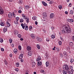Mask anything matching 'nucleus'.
Instances as JSON below:
<instances>
[{
	"label": "nucleus",
	"mask_w": 74,
	"mask_h": 74,
	"mask_svg": "<svg viewBox=\"0 0 74 74\" xmlns=\"http://www.w3.org/2000/svg\"><path fill=\"white\" fill-rule=\"evenodd\" d=\"M23 54H21L19 56V58L20 59H21L23 58Z\"/></svg>",
	"instance_id": "obj_14"
},
{
	"label": "nucleus",
	"mask_w": 74,
	"mask_h": 74,
	"mask_svg": "<svg viewBox=\"0 0 74 74\" xmlns=\"http://www.w3.org/2000/svg\"><path fill=\"white\" fill-rule=\"evenodd\" d=\"M34 74H37V73L36 72H34Z\"/></svg>",
	"instance_id": "obj_64"
},
{
	"label": "nucleus",
	"mask_w": 74,
	"mask_h": 74,
	"mask_svg": "<svg viewBox=\"0 0 74 74\" xmlns=\"http://www.w3.org/2000/svg\"><path fill=\"white\" fill-rule=\"evenodd\" d=\"M55 17V15H54V14L51 13L50 15V19H52V18H53Z\"/></svg>",
	"instance_id": "obj_9"
},
{
	"label": "nucleus",
	"mask_w": 74,
	"mask_h": 74,
	"mask_svg": "<svg viewBox=\"0 0 74 74\" xmlns=\"http://www.w3.org/2000/svg\"><path fill=\"white\" fill-rule=\"evenodd\" d=\"M1 51H2V52H3V51H4V49L3 48H1Z\"/></svg>",
	"instance_id": "obj_51"
},
{
	"label": "nucleus",
	"mask_w": 74,
	"mask_h": 74,
	"mask_svg": "<svg viewBox=\"0 0 74 74\" xmlns=\"http://www.w3.org/2000/svg\"><path fill=\"white\" fill-rule=\"evenodd\" d=\"M14 23L15 24H16V25H18V21H14Z\"/></svg>",
	"instance_id": "obj_29"
},
{
	"label": "nucleus",
	"mask_w": 74,
	"mask_h": 74,
	"mask_svg": "<svg viewBox=\"0 0 74 74\" xmlns=\"http://www.w3.org/2000/svg\"><path fill=\"white\" fill-rule=\"evenodd\" d=\"M6 24L7 25V27H10L11 26V24L9 23L8 22Z\"/></svg>",
	"instance_id": "obj_18"
},
{
	"label": "nucleus",
	"mask_w": 74,
	"mask_h": 74,
	"mask_svg": "<svg viewBox=\"0 0 74 74\" xmlns=\"http://www.w3.org/2000/svg\"><path fill=\"white\" fill-rule=\"evenodd\" d=\"M41 60V57H40V56L39 55L38 56L37 58L36 59V61L37 62H38L39 61H40V60Z\"/></svg>",
	"instance_id": "obj_7"
},
{
	"label": "nucleus",
	"mask_w": 74,
	"mask_h": 74,
	"mask_svg": "<svg viewBox=\"0 0 74 74\" xmlns=\"http://www.w3.org/2000/svg\"><path fill=\"white\" fill-rule=\"evenodd\" d=\"M42 3L43 5L44 6H47V5H47V3L45 2L44 1H42Z\"/></svg>",
	"instance_id": "obj_13"
},
{
	"label": "nucleus",
	"mask_w": 74,
	"mask_h": 74,
	"mask_svg": "<svg viewBox=\"0 0 74 74\" xmlns=\"http://www.w3.org/2000/svg\"><path fill=\"white\" fill-rule=\"evenodd\" d=\"M37 64L38 66H40L42 65V62H38Z\"/></svg>",
	"instance_id": "obj_15"
},
{
	"label": "nucleus",
	"mask_w": 74,
	"mask_h": 74,
	"mask_svg": "<svg viewBox=\"0 0 74 74\" xmlns=\"http://www.w3.org/2000/svg\"><path fill=\"white\" fill-rule=\"evenodd\" d=\"M0 25L1 26H4L5 25V23L3 22H1L0 23Z\"/></svg>",
	"instance_id": "obj_17"
},
{
	"label": "nucleus",
	"mask_w": 74,
	"mask_h": 74,
	"mask_svg": "<svg viewBox=\"0 0 74 74\" xmlns=\"http://www.w3.org/2000/svg\"><path fill=\"white\" fill-rule=\"evenodd\" d=\"M25 30H28V26H25Z\"/></svg>",
	"instance_id": "obj_42"
},
{
	"label": "nucleus",
	"mask_w": 74,
	"mask_h": 74,
	"mask_svg": "<svg viewBox=\"0 0 74 74\" xmlns=\"http://www.w3.org/2000/svg\"><path fill=\"white\" fill-rule=\"evenodd\" d=\"M36 18H37V17L35 16H34L32 17V19L34 20H36Z\"/></svg>",
	"instance_id": "obj_36"
},
{
	"label": "nucleus",
	"mask_w": 74,
	"mask_h": 74,
	"mask_svg": "<svg viewBox=\"0 0 74 74\" xmlns=\"http://www.w3.org/2000/svg\"><path fill=\"white\" fill-rule=\"evenodd\" d=\"M43 16L44 19H46L47 18V14L46 12H44L43 14Z\"/></svg>",
	"instance_id": "obj_3"
},
{
	"label": "nucleus",
	"mask_w": 74,
	"mask_h": 74,
	"mask_svg": "<svg viewBox=\"0 0 74 74\" xmlns=\"http://www.w3.org/2000/svg\"><path fill=\"white\" fill-rule=\"evenodd\" d=\"M52 3H53V2L52 1H50L49 3L50 4H52Z\"/></svg>",
	"instance_id": "obj_60"
},
{
	"label": "nucleus",
	"mask_w": 74,
	"mask_h": 74,
	"mask_svg": "<svg viewBox=\"0 0 74 74\" xmlns=\"http://www.w3.org/2000/svg\"><path fill=\"white\" fill-rule=\"evenodd\" d=\"M12 15L13 16V17H14L15 18V17L16 15H15V14L14 13V12H13L12 13Z\"/></svg>",
	"instance_id": "obj_34"
},
{
	"label": "nucleus",
	"mask_w": 74,
	"mask_h": 74,
	"mask_svg": "<svg viewBox=\"0 0 74 74\" xmlns=\"http://www.w3.org/2000/svg\"><path fill=\"white\" fill-rule=\"evenodd\" d=\"M21 26L22 27L23 29H25V26H27V25H26V24L24 23L23 24V23H21Z\"/></svg>",
	"instance_id": "obj_4"
},
{
	"label": "nucleus",
	"mask_w": 74,
	"mask_h": 74,
	"mask_svg": "<svg viewBox=\"0 0 74 74\" xmlns=\"http://www.w3.org/2000/svg\"><path fill=\"white\" fill-rule=\"evenodd\" d=\"M24 21V20L23 19V18H21L20 20V22L21 23H22V22H23Z\"/></svg>",
	"instance_id": "obj_32"
},
{
	"label": "nucleus",
	"mask_w": 74,
	"mask_h": 74,
	"mask_svg": "<svg viewBox=\"0 0 74 74\" xmlns=\"http://www.w3.org/2000/svg\"><path fill=\"white\" fill-rule=\"evenodd\" d=\"M63 54L64 55V56L67 57V53L66 51H64L63 52Z\"/></svg>",
	"instance_id": "obj_19"
},
{
	"label": "nucleus",
	"mask_w": 74,
	"mask_h": 74,
	"mask_svg": "<svg viewBox=\"0 0 74 74\" xmlns=\"http://www.w3.org/2000/svg\"><path fill=\"white\" fill-rule=\"evenodd\" d=\"M38 40L39 42H41L42 41V40L40 38H38Z\"/></svg>",
	"instance_id": "obj_27"
},
{
	"label": "nucleus",
	"mask_w": 74,
	"mask_h": 74,
	"mask_svg": "<svg viewBox=\"0 0 74 74\" xmlns=\"http://www.w3.org/2000/svg\"><path fill=\"white\" fill-rule=\"evenodd\" d=\"M5 64L6 65H7L8 64V62H7V61H6V60H5Z\"/></svg>",
	"instance_id": "obj_52"
},
{
	"label": "nucleus",
	"mask_w": 74,
	"mask_h": 74,
	"mask_svg": "<svg viewBox=\"0 0 74 74\" xmlns=\"http://www.w3.org/2000/svg\"><path fill=\"white\" fill-rule=\"evenodd\" d=\"M21 62H23V60L22 59H21Z\"/></svg>",
	"instance_id": "obj_63"
},
{
	"label": "nucleus",
	"mask_w": 74,
	"mask_h": 74,
	"mask_svg": "<svg viewBox=\"0 0 74 74\" xmlns=\"http://www.w3.org/2000/svg\"><path fill=\"white\" fill-rule=\"evenodd\" d=\"M18 37H19V38H21L22 37V36H21V35L18 34Z\"/></svg>",
	"instance_id": "obj_47"
},
{
	"label": "nucleus",
	"mask_w": 74,
	"mask_h": 74,
	"mask_svg": "<svg viewBox=\"0 0 74 74\" xmlns=\"http://www.w3.org/2000/svg\"><path fill=\"white\" fill-rule=\"evenodd\" d=\"M25 19L26 22L27 23H29V18L27 17Z\"/></svg>",
	"instance_id": "obj_25"
},
{
	"label": "nucleus",
	"mask_w": 74,
	"mask_h": 74,
	"mask_svg": "<svg viewBox=\"0 0 74 74\" xmlns=\"http://www.w3.org/2000/svg\"><path fill=\"white\" fill-rule=\"evenodd\" d=\"M46 41H47L48 42L49 41V40L48 38H47L46 39Z\"/></svg>",
	"instance_id": "obj_55"
},
{
	"label": "nucleus",
	"mask_w": 74,
	"mask_h": 74,
	"mask_svg": "<svg viewBox=\"0 0 74 74\" xmlns=\"http://www.w3.org/2000/svg\"><path fill=\"white\" fill-rule=\"evenodd\" d=\"M73 45H74V44L72 42H69V45L71 47H73Z\"/></svg>",
	"instance_id": "obj_16"
},
{
	"label": "nucleus",
	"mask_w": 74,
	"mask_h": 74,
	"mask_svg": "<svg viewBox=\"0 0 74 74\" xmlns=\"http://www.w3.org/2000/svg\"><path fill=\"white\" fill-rule=\"evenodd\" d=\"M74 62V60H73V59L71 58L70 60V62H71V63H73Z\"/></svg>",
	"instance_id": "obj_31"
},
{
	"label": "nucleus",
	"mask_w": 74,
	"mask_h": 74,
	"mask_svg": "<svg viewBox=\"0 0 74 74\" xmlns=\"http://www.w3.org/2000/svg\"><path fill=\"white\" fill-rule=\"evenodd\" d=\"M51 38H53V39L55 38V36L54 35H52L51 36Z\"/></svg>",
	"instance_id": "obj_41"
},
{
	"label": "nucleus",
	"mask_w": 74,
	"mask_h": 74,
	"mask_svg": "<svg viewBox=\"0 0 74 74\" xmlns=\"http://www.w3.org/2000/svg\"><path fill=\"white\" fill-rule=\"evenodd\" d=\"M63 29L62 30V33H70L71 32L70 27L69 25H66L63 27Z\"/></svg>",
	"instance_id": "obj_1"
},
{
	"label": "nucleus",
	"mask_w": 74,
	"mask_h": 74,
	"mask_svg": "<svg viewBox=\"0 0 74 74\" xmlns=\"http://www.w3.org/2000/svg\"><path fill=\"white\" fill-rule=\"evenodd\" d=\"M70 69H71V70H73V66H70Z\"/></svg>",
	"instance_id": "obj_56"
},
{
	"label": "nucleus",
	"mask_w": 74,
	"mask_h": 74,
	"mask_svg": "<svg viewBox=\"0 0 74 74\" xmlns=\"http://www.w3.org/2000/svg\"><path fill=\"white\" fill-rule=\"evenodd\" d=\"M18 50H17V49H15L14 50V52L15 53H17V52Z\"/></svg>",
	"instance_id": "obj_24"
},
{
	"label": "nucleus",
	"mask_w": 74,
	"mask_h": 74,
	"mask_svg": "<svg viewBox=\"0 0 74 74\" xmlns=\"http://www.w3.org/2000/svg\"><path fill=\"white\" fill-rule=\"evenodd\" d=\"M9 41L10 43H12V39H9Z\"/></svg>",
	"instance_id": "obj_43"
},
{
	"label": "nucleus",
	"mask_w": 74,
	"mask_h": 74,
	"mask_svg": "<svg viewBox=\"0 0 74 74\" xmlns=\"http://www.w3.org/2000/svg\"><path fill=\"white\" fill-rule=\"evenodd\" d=\"M56 50L58 51V52H59L60 51V49L58 48H56Z\"/></svg>",
	"instance_id": "obj_39"
},
{
	"label": "nucleus",
	"mask_w": 74,
	"mask_h": 74,
	"mask_svg": "<svg viewBox=\"0 0 74 74\" xmlns=\"http://www.w3.org/2000/svg\"><path fill=\"white\" fill-rule=\"evenodd\" d=\"M65 14H68V12H67V11H66L65 12Z\"/></svg>",
	"instance_id": "obj_61"
},
{
	"label": "nucleus",
	"mask_w": 74,
	"mask_h": 74,
	"mask_svg": "<svg viewBox=\"0 0 74 74\" xmlns=\"http://www.w3.org/2000/svg\"><path fill=\"white\" fill-rule=\"evenodd\" d=\"M8 16L9 18L10 19H11L12 18V13H11V12H9V13Z\"/></svg>",
	"instance_id": "obj_5"
},
{
	"label": "nucleus",
	"mask_w": 74,
	"mask_h": 74,
	"mask_svg": "<svg viewBox=\"0 0 74 74\" xmlns=\"http://www.w3.org/2000/svg\"><path fill=\"white\" fill-rule=\"evenodd\" d=\"M18 4H22V3H23V1L21 0H20L18 2Z\"/></svg>",
	"instance_id": "obj_21"
},
{
	"label": "nucleus",
	"mask_w": 74,
	"mask_h": 74,
	"mask_svg": "<svg viewBox=\"0 0 74 74\" xmlns=\"http://www.w3.org/2000/svg\"><path fill=\"white\" fill-rule=\"evenodd\" d=\"M45 71H44V70H42V73H43L44 74H45Z\"/></svg>",
	"instance_id": "obj_50"
},
{
	"label": "nucleus",
	"mask_w": 74,
	"mask_h": 74,
	"mask_svg": "<svg viewBox=\"0 0 74 74\" xmlns=\"http://www.w3.org/2000/svg\"><path fill=\"white\" fill-rule=\"evenodd\" d=\"M31 36L33 39L35 38V36L34 34H32L31 35Z\"/></svg>",
	"instance_id": "obj_22"
},
{
	"label": "nucleus",
	"mask_w": 74,
	"mask_h": 74,
	"mask_svg": "<svg viewBox=\"0 0 74 74\" xmlns=\"http://www.w3.org/2000/svg\"><path fill=\"white\" fill-rule=\"evenodd\" d=\"M30 7L29 6L27 5L25 6V8H26V10H28V9Z\"/></svg>",
	"instance_id": "obj_28"
},
{
	"label": "nucleus",
	"mask_w": 74,
	"mask_h": 74,
	"mask_svg": "<svg viewBox=\"0 0 74 74\" xmlns=\"http://www.w3.org/2000/svg\"><path fill=\"white\" fill-rule=\"evenodd\" d=\"M70 13L71 15H73V13H74V12L73 10H71L70 11Z\"/></svg>",
	"instance_id": "obj_30"
},
{
	"label": "nucleus",
	"mask_w": 74,
	"mask_h": 74,
	"mask_svg": "<svg viewBox=\"0 0 74 74\" xmlns=\"http://www.w3.org/2000/svg\"><path fill=\"white\" fill-rule=\"evenodd\" d=\"M27 51H31L32 50V48H31V47L29 46H27Z\"/></svg>",
	"instance_id": "obj_10"
},
{
	"label": "nucleus",
	"mask_w": 74,
	"mask_h": 74,
	"mask_svg": "<svg viewBox=\"0 0 74 74\" xmlns=\"http://www.w3.org/2000/svg\"><path fill=\"white\" fill-rule=\"evenodd\" d=\"M22 15L23 18L24 19H26L27 18L26 16V15H25V14H22Z\"/></svg>",
	"instance_id": "obj_11"
},
{
	"label": "nucleus",
	"mask_w": 74,
	"mask_h": 74,
	"mask_svg": "<svg viewBox=\"0 0 74 74\" xmlns=\"http://www.w3.org/2000/svg\"><path fill=\"white\" fill-rule=\"evenodd\" d=\"M35 25H37V24H38V22H37V21H35Z\"/></svg>",
	"instance_id": "obj_58"
},
{
	"label": "nucleus",
	"mask_w": 74,
	"mask_h": 74,
	"mask_svg": "<svg viewBox=\"0 0 74 74\" xmlns=\"http://www.w3.org/2000/svg\"><path fill=\"white\" fill-rule=\"evenodd\" d=\"M4 14V12H3V8L0 6V14Z\"/></svg>",
	"instance_id": "obj_6"
},
{
	"label": "nucleus",
	"mask_w": 74,
	"mask_h": 74,
	"mask_svg": "<svg viewBox=\"0 0 74 74\" xmlns=\"http://www.w3.org/2000/svg\"><path fill=\"white\" fill-rule=\"evenodd\" d=\"M9 2H12L13 0H8Z\"/></svg>",
	"instance_id": "obj_57"
},
{
	"label": "nucleus",
	"mask_w": 74,
	"mask_h": 74,
	"mask_svg": "<svg viewBox=\"0 0 74 74\" xmlns=\"http://www.w3.org/2000/svg\"><path fill=\"white\" fill-rule=\"evenodd\" d=\"M58 8L60 9H62V5H59L58 6Z\"/></svg>",
	"instance_id": "obj_45"
},
{
	"label": "nucleus",
	"mask_w": 74,
	"mask_h": 74,
	"mask_svg": "<svg viewBox=\"0 0 74 74\" xmlns=\"http://www.w3.org/2000/svg\"><path fill=\"white\" fill-rule=\"evenodd\" d=\"M10 57H12V53H11L10 55Z\"/></svg>",
	"instance_id": "obj_59"
},
{
	"label": "nucleus",
	"mask_w": 74,
	"mask_h": 74,
	"mask_svg": "<svg viewBox=\"0 0 74 74\" xmlns=\"http://www.w3.org/2000/svg\"><path fill=\"white\" fill-rule=\"evenodd\" d=\"M29 29H31V30H32V29H33V27L31 26H29Z\"/></svg>",
	"instance_id": "obj_49"
},
{
	"label": "nucleus",
	"mask_w": 74,
	"mask_h": 74,
	"mask_svg": "<svg viewBox=\"0 0 74 74\" xmlns=\"http://www.w3.org/2000/svg\"><path fill=\"white\" fill-rule=\"evenodd\" d=\"M36 47L38 49H40V45H37L36 46Z\"/></svg>",
	"instance_id": "obj_38"
},
{
	"label": "nucleus",
	"mask_w": 74,
	"mask_h": 74,
	"mask_svg": "<svg viewBox=\"0 0 74 74\" xmlns=\"http://www.w3.org/2000/svg\"><path fill=\"white\" fill-rule=\"evenodd\" d=\"M0 42H3V40L2 38L0 39Z\"/></svg>",
	"instance_id": "obj_46"
},
{
	"label": "nucleus",
	"mask_w": 74,
	"mask_h": 74,
	"mask_svg": "<svg viewBox=\"0 0 74 74\" xmlns=\"http://www.w3.org/2000/svg\"><path fill=\"white\" fill-rule=\"evenodd\" d=\"M16 67H19V63L18 62L17 63L16 65Z\"/></svg>",
	"instance_id": "obj_33"
},
{
	"label": "nucleus",
	"mask_w": 74,
	"mask_h": 74,
	"mask_svg": "<svg viewBox=\"0 0 74 74\" xmlns=\"http://www.w3.org/2000/svg\"><path fill=\"white\" fill-rule=\"evenodd\" d=\"M16 19L17 21H18L19 20V17H16Z\"/></svg>",
	"instance_id": "obj_44"
},
{
	"label": "nucleus",
	"mask_w": 74,
	"mask_h": 74,
	"mask_svg": "<svg viewBox=\"0 0 74 74\" xmlns=\"http://www.w3.org/2000/svg\"><path fill=\"white\" fill-rule=\"evenodd\" d=\"M28 55L29 56H31L32 55V52L31 51H29L28 53Z\"/></svg>",
	"instance_id": "obj_26"
},
{
	"label": "nucleus",
	"mask_w": 74,
	"mask_h": 74,
	"mask_svg": "<svg viewBox=\"0 0 74 74\" xmlns=\"http://www.w3.org/2000/svg\"><path fill=\"white\" fill-rule=\"evenodd\" d=\"M63 73L64 74H67V72L66 71L63 70Z\"/></svg>",
	"instance_id": "obj_37"
},
{
	"label": "nucleus",
	"mask_w": 74,
	"mask_h": 74,
	"mask_svg": "<svg viewBox=\"0 0 74 74\" xmlns=\"http://www.w3.org/2000/svg\"><path fill=\"white\" fill-rule=\"evenodd\" d=\"M53 28H54V27H51V30H53Z\"/></svg>",
	"instance_id": "obj_62"
},
{
	"label": "nucleus",
	"mask_w": 74,
	"mask_h": 74,
	"mask_svg": "<svg viewBox=\"0 0 74 74\" xmlns=\"http://www.w3.org/2000/svg\"><path fill=\"white\" fill-rule=\"evenodd\" d=\"M14 70L16 71H19V69L18 68H16L14 69Z\"/></svg>",
	"instance_id": "obj_48"
},
{
	"label": "nucleus",
	"mask_w": 74,
	"mask_h": 74,
	"mask_svg": "<svg viewBox=\"0 0 74 74\" xmlns=\"http://www.w3.org/2000/svg\"><path fill=\"white\" fill-rule=\"evenodd\" d=\"M7 31V27L5 26L3 28V32L4 33L6 32Z\"/></svg>",
	"instance_id": "obj_12"
},
{
	"label": "nucleus",
	"mask_w": 74,
	"mask_h": 74,
	"mask_svg": "<svg viewBox=\"0 0 74 74\" xmlns=\"http://www.w3.org/2000/svg\"><path fill=\"white\" fill-rule=\"evenodd\" d=\"M18 13H19V14H21V13H22V11L21 10H19L18 11Z\"/></svg>",
	"instance_id": "obj_54"
},
{
	"label": "nucleus",
	"mask_w": 74,
	"mask_h": 74,
	"mask_svg": "<svg viewBox=\"0 0 74 74\" xmlns=\"http://www.w3.org/2000/svg\"><path fill=\"white\" fill-rule=\"evenodd\" d=\"M72 5L71 4V3H70L69 5V7H71Z\"/></svg>",
	"instance_id": "obj_53"
},
{
	"label": "nucleus",
	"mask_w": 74,
	"mask_h": 74,
	"mask_svg": "<svg viewBox=\"0 0 74 74\" xmlns=\"http://www.w3.org/2000/svg\"><path fill=\"white\" fill-rule=\"evenodd\" d=\"M46 67H48L49 65V62L47 61L46 62Z\"/></svg>",
	"instance_id": "obj_20"
},
{
	"label": "nucleus",
	"mask_w": 74,
	"mask_h": 74,
	"mask_svg": "<svg viewBox=\"0 0 74 74\" xmlns=\"http://www.w3.org/2000/svg\"><path fill=\"white\" fill-rule=\"evenodd\" d=\"M58 44L59 45H62V42L61 41H59L58 42Z\"/></svg>",
	"instance_id": "obj_40"
},
{
	"label": "nucleus",
	"mask_w": 74,
	"mask_h": 74,
	"mask_svg": "<svg viewBox=\"0 0 74 74\" xmlns=\"http://www.w3.org/2000/svg\"><path fill=\"white\" fill-rule=\"evenodd\" d=\"M18 48L19 50H21V49H22V47H21V46L19 45L18 47Z\"/></svg>",
	"instance_id": "obj_35"
},
{
	"label": "nucleus",
	"mask_w": 74,
	"mask_h": 74,
	"mask_svg": "<svg viewBox=\"0 0 74 74\" xmlns=\"http://www.w3.org/2000/svg\"><path fill=\"white\" fill-rule=\"evenodd\" d=\"M63 69L64 70H65L68 73L70 74H73V73L74 72L73 69H71L70 70V69L68 66V65H64L63 66Z\"/></svg>",
	"instance_id": "obj_2"
},
{
	"label": "nucleus",
	"mask_w": 74,
	"mask_h": 74,
	"mask_svg": "<svg viewBox=\"0 0 74 74\" xmlns=\"http://www.w3.org/2000/svg\"><path fill=\"white\" fill-rule=\"evenodd\" d=\"M14 33L15 35H16V34H18L19 33L18 32V31L15 30L14 31Z\"/></svg>",
	"instance_id": "obj_23"
},
{
	"label": "nucleus",
	"mask_w": 74,
	"mask_h": 74,
	"mask_svg": "<svg viewBox=\"0 0 74 74\" xmlns=\"http://www.w3.org/2000/svg\"><path fill=\"white\" fill-rule=\"evenodd\" d=\"M67 21L69 22H71V23H72L74 22V20L72 19H67Z\"/></svg>",
	"instance_id": "obj_8"
}]
</instances>
